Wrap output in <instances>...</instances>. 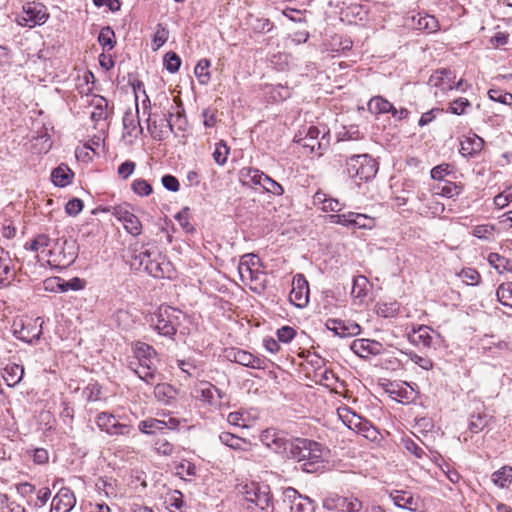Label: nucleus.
<instances>
[{
  "mask_svg": "<svg viewBox=\"0 0 512 512\" xmlns=\"http://www.w3.org/2000/svg\"><path fill=\"white\" fill-rule=\"evenodd\" d=\"M287 452L290 458L301 462L303 470L308 473L318 470L326 453L320 443L307 438H296L290 441Z\"/></svg>",
  "mask_w": 512,
  "mask_h": 512,
  "instance_id": "nucleus-1",
  "label": "nucleus"
},
{
  "mask_svg": "<svg viewBox=\"0 0 512 512\" xmlns=\"http://www.w3.org/2000/svg\"><path fill=\"white\" fill-rule=\"evenodd\" d=\"M131 266L134 268L143 267L154 278H164L166 277L169 263L165 261L156 247L153 249L143 247L141 251L133 255Z\"/></svg>",
  "mask_w": 512,
  "mask_h": 512,
  "instance_id": "nucleus-2",
  "label": "nucleus"
},
{
  "mask_svg": "<svg viewBox=\"0 0 512 512\" xmlns=\"http://www.w3.org/2000/svg\"><path fill=\"white\" fill-rule=\"evenodd\" d=\"M259 262L260 259L257 255L245 254L241 257L238 264V273L241 281L254 292H260L266 287L265 275L259 269Z\"/></svg>",
  "mask_w": 512,
  "mask_h": 512,
  "instance_id": "nucleus-3",
  "label": "nucleus"
},
{
  "mask_svg": "<svg viewBox=\"0 0 512 512\" xmlns=\"http://www.w3.org/2000/svg\"><path fill=\"white\" fill-rule=\"evenodd\" d=\"M181 312L170 306H160L149 316L148 322L160 335L172 338L180 324Z\"/></svg>",
  "mask_w": 512,
  "mask_h": 512,
  "instance_id": "nucleus-4",
  "label": "nucleus"
},
{
  "mask_svg": "<svg viewBox=\"0 0 512 512\" xmlns=\"http://www.w3.org/2000/svg\"><path fill=\"white\" fill-rule=\"evenodd\" d=\"M48 263L65 268L71 265L78 255V247L72 239H57L53 246L47 250Z\"/></svg>",
  "mask_w": 512,
  "mask_h": 512,
  "instance_id": "nucleus-5",
  "label": "nucleus"
},
{
  "mask_svg": "<svg viewBox=\"0 0 512 512\" xmlns=\"http://www.w3.org/2000/svg\"><path fill=\"white\" fill-rule=\"evenodd\" d=\"M346 166L349 177L360 182L372 179L378 170L375 160L367 154L351 156Z\"/></svg>",
  "mask_w": 512,
  "mask_h": 512,
  "instance_id": "nucleus-6",
  "label": "nucleus"
},
{
  "mask_svg": "<svg viewBox=\"0 0 512 512\" xmlns=\"http://www.w3.org/2000/svg\"><path fill=\"white\" fill-rule=\"evenodd\" d=\"M97 427L110 436H129L133 430L130 424L120 422V416L108 412H100L95 418Z\"/></svg>",
  "mask_w": 512,
  "mask_h": 512,
  "instance_id": "nucleus-7",
  "label": "nucleus"
},
{
  "mask_svg": "<svg viewBox=\"0 0 512 512\" xmlns=\"http://www.w3.org/2000/svg\"><path fill=\"white\" fill-rule=\"evenodd\" d=\"M242 494L245 500L255 504L261 510H266L272 506V496L270 488L266 484L252 482L243 487Z\"/></svg>",
  "mask_w": 512,
  "mask_h": 512,
  "instance_id": "nucleus-8",
  "label": "nucleus"
},
{
  "mask_svg": "<svg viewBox=\"0 0 512 512\" xmlns=\"http://www.w3.org/2000/svg\"><path fill=\"white\" fill-rule=\"evenodd\" d=\"M428 86L430 88H435L436 90L433 92L436 98L441 97L446 92L458 89L462 85V80L455 83L454 76L452 72L448 69L435 71L428 80Z\"/></svg>",
  "mask_w": 512,
  "mask_h": 512,
  "instance_id": "nucleus-9",
  "label": "nucleus"
},
{
  "mask_svg": "<svg viewBox=\"0 0 512 512\" xmlns=\"http://www.w3.org/2000/svg\"><path fill=\"white\" fill-rule=\"evenodd\" d=\"M47 17L44 5L38 2H29L23 6L22 13L18 16V23L31 28L43 24Z\"/></svg>",
  "mask_w": 512,
  "mask_h": 512,
  "instance_id": "nucleus-10",
  "label": "nucleus"
},
{
  "mask_svg": "<svg viewBox=\"0 0 512 512\" xmlns=\"http://www.w3.org/2000/svg\"><path fill=\"white\" fill-rule=\"evenodd\" d=\"M283 503L290 509V512H315V504L312 499L303 496L292 487L283 491Z\"/></svg>",
  "mask_w": 512,
  "mask_h": 512,
  "instance_id": "nucleus-11",
  "label": "nucleus"
},
{
  "mask_svg": "<svg viewBox=\"0 0 512 512\" xmlns=\"http://www.w3.org/2000/svg\"><path fill=\"white\" fill-rule=\"evenodd\" d=\"M323 507L330 511L359 512L362 509V502L354 497L331 495L324 499Z\"/></svg>",
  "mask_w": 512,
  "mask_h": 512,
  "instance_id": "nucleus-12",
  "label": "nucleus"
},
{
  "mask_svg": "<svg viewBox=\"0 0 512 512\" xmlns=\"http://www.w3.org/2000/svg\"><path fill=\"white\" fill-rule=\"evenodd\" d=\"M289 299L298 308L307 306L309 302V285L302 274H297L293 277Z\"/></svg>",
  "mask_w": 512,
  "mask_h": 512,
  "instance_id": "nucleus-13",
  "label": "nucleus"
},
{
  "mask_svg": "<svg viewBox=\"0 0 512 512\" xmlns=\"http://www.w3.org/2000/svg\"><path fill=\"white\" fill-rule=\"evenodd\" d=\"M226 357L231 362L238 363L248 368L265 369L266 367L264 359L254 356L253 354L245 350L231 348L226 352Z\"/></svg>",
  "mask_w": 512,
  "mask_h": 512,
  "instance_id": "nucleus-14",
  "label": "nucleus"
},
{
  "mask_svg": "<svg viewBox=\"0 0 512 512\" xmlns=\"http://www.w3.org/2000/svg\"><path fill=\"white\" fill-rule=\"evenodd\" d=\"M76 504L71 489L62 487L52 499L50 512H70Z\"/></svg>",
  "mask_w": 512,
  "mask_h": 512,
  "instance_id": "nucleus-15",
  "label": "nucleus"
},
{
  "mask_svg": "<svg viewBox=\"0 0 512 512\" xmlns=\"http://www.w3.org/2000/svg\"><path fill=\"white\" fill-rule=\"evenodd\" d=\"M261 442L275 452L287 451L290 441L286 440L275 429L270 428L262 432L260 436Z\"/></svg>",
  "mask_w": 512,
  "mask_h": 512,
  "instance_id": "nucleus-16",
  "label": "nucleus"
},
{
  "mask_svg": "<svg viewBox=\"0 0 512 512\" xmlns=\"http://www.w3.org/2000/svg\"><path fill=\"white\" fill-rule=\"evenodd\" d=\"M386 394L390 399L399 403H409L414 399V390L406 383L399 386L386 382Z\"/></svg>",
  "mask_w": 512,
  "mask_h": 512,
  "instance_id": "nucleus-17",
  "label": "nucleus"
},
{
  "mask_svg": "<svg viewBox=\"0 0 512 512\" xmlns=\"http://www.w3.org/2000/svg\"><path fill=\"white\" fill-rule=\"evenodd\" d=\"M326 328L336 336L350 337L359 333L360 327L356 323H346L339 319H328L326 321Z\"/></svg>",
  "mask_w": 512,
  "mask_h": 512,
  "instance_id": "nucleus-18",
  "label": "nucleus"
},
{
  "mask_svg": "<svg viewBox=\"0 0 512 512\" xmlns=\"http://www.w3.org/2000/svg\"><path fill=\"white\" fill-rule=\"evenodd\" d=\"M155 358H146L138 360V367L133 368L138 377L147 384H154L156 381Z\"/></svg>",
  "mask_w": 512,
  "mask_h": 512,
  "instance_id": "nucleus-19",
  "label": "nucleus"
},
{
  "mask_svg": "<svg viewBox=\"0 0 512 512\" xmlns=\"http://www.w3.org/2000/svg\"><path fill=\"white\" fill-rule=\"evenodd\" d=\"M460 153L467 158H474L484 147V140L476 134L466 137L460 143Z\"/></svg>",
  "mask_w": 512,
  "mask_h": 512,
  "instance_id": "nucleus-20",
  "label": "nucleus"
},
{
  "mask_svg": "<svg viewBox=\"0 0 512 512\" xmlns=\"http://www.w3.org/2000/svg\"><path fill=\"white\" fill-rule=\"evenodd\" d=\"M408 340L418 347L430 348L433 344L432 331L427 326H419L408 335Z\"/></svg>",
  "mask_w": 512,
  "mask_h": 512,
  "instance_id": "nucleus-21",
  "label": "nucleus"
},
{
  "mask_svg": "<svg viewBox=\"0 0 512 512\" xmlns=\"http://www.w3.org/2000/svg\"><path fill=\"white\" fill-rule=\"evenodd\" d=\"M13 260L8 252L0 247V286L6 287L10 284L8 281L14 277Z\"/></svg>",
  "mask_w": 512,
  "mask_h": 512,
  "instance_id": "nucleus-22",
  "label": "nucleus"
},
{
  "mask_svg": "<svg viewBox=\"0 0 512 512\" xmlns=\"http://www.w3.org/2000/svg\"><path fill=\"white\" fill-rule=\"evenodd\" d=\"M306 140H318L317 141V149L318 150H325L329 146L330 136L329 131L325 126L323 127H317V126H310L306 132Z\"/></svg>",
  "mask_w": 512,
  "mask_h": 512,
  "instance_id": "nucleus-23",
  "label": "nucleus"
},
{
  "mask_svg": "<svg viewBox=\"0 0 512 512\" xmlns=\"http://www.w3.org/2000/svg\"><path fill=\"white\" fill-rule=\"evenodd\" d=\"M389 346L391 349H386V370L397 371L402 369L404 359L408 355L397 348H393V343Z\"/></svg>",
  "mask_w": 512,
  "mask_h": 512,
  "instance_id": "nucleus-24",
  "label": "nucleus"
},
{
  "mask_svg": "<svg viewBox=\"0 0 512 512\" xmlns=\"http://www.w3.org/2000/svg\"><path fill=\"white\" fill-rule=\"evenodd\" d=\"M328 221L332 224H340L343 226H358L364 227L365 224L360 222L361 219H365V217L361 214H356L350 212L348 214H332L329 215Z\"/></svg>",
  "mask_w": 512,
  "mask_h": 512,
  "instance_id": "nucleus-25",
  "label": "nucleus"
},
{
  "mask_svg": "<svg viewBox=\"0 0 512 512\" xmlns=\"http://www.w3.org/2000/svg\"><path fill=\"white\" fill-rule=\"evenodd\" d=\"M24 376V367L19 364H8L3 369V378L10 387H15L21 382Z\"/></svg>",
  "mask_w": 512,
  "mask_h": 512,
  "instance_id": "nucleus-26",
  "label": "nucleus"
},
{
  "mask_svg": "<svg viewBox=\"0 0 512 512\" xmlns=\"http://www.w3.org/2000/svg\"><path fill=\"white\" fill-rule=\"evenodd\" d=\"M490 420L491 416L484 409L477 408L470 416L468 428L472 433H479L489 424Z\"/></svg>",
  "mask_w": 512,
  "mask_h": 512,
  "instance_id": "nucleus-27",
  "label": "nucleus"
},
{
  "mask_svg": "<svg viewBox=\"0 0 512 512\" xmlns=\"http://www.w3.org/2000/svg\"><path fill=\"white\" fill-rule=\"evenodd\" d=\"M148 130L151 133L152 137L156 140L166 139L169 133L173 132V126L170 122V119L163 118L157 122H153V124H148Z\"/></svg>",
  "mask_w": 512,
  "mask_h": 512,
  "instance_id": "nucleus-28",
  "label": "nucleus"
},
{
  "mask_svg": "<svg viewBox=\"0 0 512 512\" xmlns=\"http://www.w3.org/2000/svg\"><path fill=\"white\" fill-rule=\"evenodd\" d=\"M222 444L238 451H246L250 444L246 439L238 437L230 432H222L219 435Z\"/></svg>",
  "mask_w": 512,
  "mask_h": 512,
  "instance_id": "nucleus-29",
  "label": "nucleus"
},
{
  "mask_svg": "<svg viewBox=\"0 0 512 512\" xmlns=\"http://www.w3.org/2000/svg\"><path fill=\"white\" fill-rule=\"evenodd\" d=\"M314 204H321V209L325 212H339L342 209V204L333 198H329L324 192L318 191L313 196Z\"/></svg>",
  "mask_w": 512,
  "mask_h": 512,
  "instance_id": "nucleus-30",
  "label": "nucleus"
},
{
  "mask_svg": "<svg viewBox=\"0 0 512 512\" xmlns=\"http://www.w3.org/2000/svg\"><path fill=\"white\" fill-rule=\"evenodd\" d=\"M74 173L66 165H60L51 173L52 182L59 187H65L70 184Z\"/></svg>",
  "mask_w": 512,
  "mask_h": 512,
  "instance_id": "nucleus-31",
  "label": "nucleus"
},
{
  "mask_svg": "<svg viewBox=\"0 0 512 512\" xmlns=\"http://www.w3.org/2000/svg\"><path fill=\"white\" fill-rule=\"evenodd\" d=\"M138 100V97L136 96V101ZM123 127L126 133L130 136L134 134V132L137 131L139 128L140 131H142V128L140 127V122L138 119V103L136 102V112L133 113L130 109L127 110L123 116Z\"/></svg>",
  "mask_w": 512,
  "mask_h": 512,
  "instance_id": "nucleus-32",
  "label": "nucleus"
},
{
  "mask_svg": "<svg viewBox=\"0 0 512 512\" xmlns=\"http://www.w3.org/2000/svg\"><path fill=\"white\" fill-rule=\"evenodd\" d=\"M487 261L499 274L505 271L512 272L511 260L498 253H490L487 257Z\"/></svg>",
  "mask_w": 512,
  "mask_h": 512,
  "instance_id": "nucleus-33",
  "label": "nucleus"
},
{
  "mask_svg": "<svg viewBox=\"0 0 512 512\" xmlns=\"http://www.w3.org/2000/svg\"><path fill=\"white\" fill-rule=\"evenodd\" d=\"M338 415L343 423L350 429L359 431L360 426H362V423H364L360 416L350 411L348 408L338 409Z\"/></svg>",
  "mask_w": 512,
  "mask_h": 512,
  "instance_id": "nucleus-34",
  "label": "nucleus"
},
{
  "mask_svg": "<svg viewBox=\"0 0 512 512\" xmlns=\"http://www.w3.org/2000/svg\"><path fill=\"white\" fill-rule=\"evenodd\" d=\"M369 281L365 276H356L353 279V285L351 289V296L354 299H358L360 302L363 301L368 292Z\"/></svg>",
  "mask_w": 512,
  "mask_h": 512,
  "instance_id": "nucleus-35",
  "label": "nucleus"
},
{
  "mask_svg": "<svg viewBox=\"0 0 512 512\" xmlns=\"http://www.w3.org/2000/svg\"><path fill=\"white\" fill-rule=\"evenodd\" d=\"M491 478L493 483L500 488L508 487L512 482V467L503 466L499 470L495 471Z\"/></svg>",
  "mask_w": 512,
  "mask_h": 512,
  "instance_id": "nucleus-36",
  "label": "nucleus"
},
{
  "mask_svg": "<svg viewBox=\"0 0 512 512\" xmlns=\"http://www.w3.org/2000/svg\"><path fill=\"white\" fill-rule=\"evenodd\" d=\"M415 28L428 33L436 32L439 29L438 20L432 15L419 16L415 22Z\"/></svg>",
  "mask_w": 512,
  "mask_h": 512,
  "instance_id": "nucleus-37",
  "label": "nucleus"
},
{
  "mask_svg": "<svg viewBox=\"0 0 512 512\" xmlns=\"http://www.w3.org/2000/svg\"><path fill=\"white\" fill-rule=\"evenodd\" d=\"M389 496L396 507L412 510L413 497L409 492L394 491Z\"/></svg>",
  "mask_w": 512,
  "mask_h": 512,
  "instance_id": "nucleus-38",
  "label": "nucleus"
},
{
  "mask_svg": "<svg viewBox=\"0 0 512 512\" xmlns=\"http://www.w3.org/2000/svg\"><path fill=\"white\" fill-rule=\"evenodd\" d=\"M488 97L491 101L512 107V94L500 88L489 89Z\"/></svg>",
  "mask_w": 512,
  "mask_h": 512,
  "instance_id": "nucleus-39",
  "label": "nucleus"
},
{
  "mask_svg": "<svg viewBox=\"0 0 512 512\" xmlns=\"http://www.w3.org/2000/svg\"><path fill=\"white\" fill-rule=\"evenodd\" d=\"M50 245V238L45 234L37 235L32 241L27 242L25 244V248L44 253L46 252V248Z\"/></svg>",
  "mask_w": 512,
  "mask_h": 512,
  "instance_id": "nucleus-40",
  "label": "nucleus"
},
{
  "mask_svg": "<svg viewBox=\"0 0 512 512\" xmlns=\"http://www.w3.org/2000/svg\"><path fill=\"white\" fill-rule=\"evenodd\" d=\"M496 294L502 305L512 307V282L501 284L498 287Z\"/></svg>",
  "mask_w": 512,
  "mask_h": 512,
  "instance_id": "nucleus-41",
  "label": "nucleus"
},
{
  "mask_svg": "<svg viewBox=\"0 0 512 512\" xmlns=\"http://www.w3.org/2000/svg\"><path fill=\"white\" fill-rule=\"evenodd\" d=\"M214 389L215 386L209 382H201L197 392L199 393V397L202 401L210 404L216 405L217 402L214 398Z\"/></svg>",
  "mask_w": 512,
  "mask_h": 512,
  "instance_id": "nucleus-42",
  "label": "nucleus"
},
{
  "mask_svg": "<svg viewBox=\"0 0 512 512\" xmlns=\"http://www.w3.org/2000/svg\"><path fill=\"white\" fill-rule=\"evenodd\" d=\"M85 287V281L74 277L70 280H64L59 277V284H58V291L60 292H66L69 290L78 291Z\"/></svg>",
  "mask_w": 512,
  "mask_h": 512,
  "instance_id": "nucleus-43",
  "label": "nucleus"
},
{
  "mask_svg": "<svg viewBox=\"0 0 512 512\" xmlns=\"http://www.w3.org/2000/svg\"><path fill=\"white\" fill-rule=\"evenodd\" d=\"M98 41L104 49H113V47L115 46L114 31L109 26L103 27L99 33Z\"/></svg>",
  "mask_w": 512,
  "mask_h": 512,
  "instance_id": "nucleus-44",
  "label": "nucleus"
},
{
  "mask_svg": "<svg viewBox=\"0 0 512 512\" xmlns=\"http://www.w3.org/2000/svg\"><path fill=\"white\" fill-rule=\"evenodd\" d=\"M210 61L207 59H201L194 69V73L201 84H207L210 80Z\"/></svg>",
  "mask_w": 512,
  "mask_h": 512,
  "instance_id": "nucleus-45",
  "label": "nucleus"
},
{
  "mask_svg": "<svg viewBox=\"0 0 512 512\" xmlns=\"http://www.w3.org/2000/svg\"><path fill=\"white\" fill-rule=\"evenodd\" d=\"M229 147L227 146L226 142L221 140L215 145V150L212 154L214 161L218 165H224L227 161V156L229 154Z\"/></svg>",
  "mask_w": 512,
  "mask_h": 512,
  "instance_id": "nucleus-46",
  "label": "nucleus"
},
{
  "mask_svg": "<svg viewBox=\"0 0 512 512\" xmlns=\"http://www.w3.org/2000/svg\"><path fill=\"white\" fill-rule=\"evenodd\" d=\"M261 187L268 193L280 196L284 193L282 185L264 173Z\"/></svg>",
  "mask_w": 512,
  "mask_h": 512,
  "instance_id": "nucleus-47",
  "label": "nucleus"
},
{
  "mask_svg": "<svg viewBox=\"0 0 512 512\" xmlns=\"http://www.w3.org/2000/svg\"><path fill=\"white\" fill-rule=\"evenodd\" d=\"M495 232V227L491 224H483L477 225L472 230V235L482 239V240H490L493 238Z\"/></svg>",
  "mask_w": 512,
  "mask_h": 512,
  "instance_id": "nucleus-48",
  "label": "nucleus"
},
{
  "mask_svg": "<svg viewBox=\"0 0 512 512\" xmlns=\"http://www.w3.org/2000/svg\"><path fill=\"white\" fill-rule=\"evenodd\" d=\"M459 276L465 284L472 286L478 285L481 279L479 272L473 268L462 269Z\"/></svg>",
  "mask_w": 512,
  "mask_h": 512,
  "instance_id": "nucleus-49",
  "label": "nucleus"
},
{
  "mask_svg": "<svg viewBox=\"0 0 512 512\" xmlns=\"http://www.w3.org/2000/svg\"><path fill=\"white\" fill-rule=\"evenodd\" d=\"M167 423L158 419H149L145 421H141L139 424V429L142 433H151L152 429L163 430L166 429Z\"/></svg>",
  "mask_w": 512,
  "mask_h": 512,
  "instance_id": "nucleus-50",
  "label": "nucleus"
},
{
  "mask_svg": "<svg viewBox=\"0 0 512 512\" xmlns=\"http://www.w3.org/2000/svg\"><path fill=\"white\" fill-rule=\"evenodd\" d=\"M131 189L141 197L149 196L153 191L152 186L144 179H135L131 184Z\"/></svg>",
  "mask_w": 512,
  "mask_h": 512,
  "instance_id": "nucleus-51",
  "label": "nucleus"
},
{
  "mask_svg": "<svg viewBox=\"0 0 512 512\" xmlns=\"http://www.w3.org/2000/svg\"><path fill=\"white\" fill-rule=\"evenodd\" d=\"M124 227L127 230V232L133 236H138L139 234H141L142 231V224L138 217L133 213L124 222Z\"/></svg>",
  "mask_w": 512,
  "mask_h": 512,
  "instance_id": "nucleus-52",
  "label": "nucleus"
},
{
  "mask_svg": "<svg viewBox=\"0 0 512 512\" xmlns=\"http://www.w3.org/2000/svg\"><path fill=\"white\" fill-rule=\"evenodd\" d=\"M250 27L257 33L269 32L273 24L267 18H253L250 21Z\"/></svg>",
  "mask_w": 512,
  "mask_h": 512,
  "instance_id": "nucleus-53",
  "label": "nucleus"
},
{
  "mask_svg": "<svg viewBox=\"0 0 512 512\" xmlns=\"http://www.w3.org/2000/svg\"><path fill=\"white\" fill-rule=\"evenodd\" d=\"M164 64H165L166 69L170 73H175L180 68L181 59H180V57L176 53L168 52L164 56Z\"/></svg>",
  "mask_w": 512,
  "mask_h": 512,
  "instance_id": "nucleus-54",
  "label": "nucleus"
},
{
  "mask_svg": "<svg viewBox=\"0 0 512 512\" xmlns=\"http://www.w3.org/2000/svg\"><path fill=\"white\" fill-rule=\"evenodd\" d=\"M358 432L371 441H378L381 438V433L368 421L362 423Z\"/></svg>",
  "mask_w": 512,
  "mask_h": 512,
  "instance_id": "nucleus-55",
  "label": "nucleus"
},
{
  "mask_svg": "<svg viewBox=\"0 0 512 512\" xmlns=\"http://www.w3.org/2000/svg\"><path fill=\"white\" fill-rule=\"evenodd\" d=\"M471 103L468 101V99L460 97L458 99H455L448 108V112L455 114V115H462L466 112V108L470 107Z\"/></svg>",
  "mask_w": 512,
  "mask_h": 512,
  "instance_id": "nucleus-56",
  "label": "nucleus"
},
{
  "mask_svg": "<svg viewBox=\"0 0 512 512\" xmlns=\"http://www.w3.org/2000/svg\"><path fill=\"white\" fill-rule=\"evenodd\" d=\"M135 354L137 360L156 357L155 349L146 343H138L136 345Z\"/></svg>",
  "mask_w": 512,
  "mask_h": 512,
  "instance_id": "nucleus-57",
  "label": "nucleus"
},
{
  "mask_svg": "<svg viewBox=\"0 0 512 512\" xmlns=\"http://www.w3.org/2000/svg\"><path fill=\"white\" fill-rule=\"evenodd\" d=\"M155 450L162 455L169 456L173 453V445L164 437H159L154 443Z\"/></svg>",
  "mask_w": 512,
  "mask_h": 512,
  "instance_id": "nucleus-58",
  "label": "nucleus"
},
{
  "mask_svg": "<svg viewBox=\"0 0 512 512\" xmlns=\"http://www.w3.org/2000/svg\"><path fill=\"white\" fill-rule=\"evenodd\" d=\"M189 209L186 207L182 211L176 214L175 219L179 225L188 233L194 231V227L191 225L188 216Z\"/></svg>",
  "mask_w": 512,
  "mask_h": 512,
  "instance_id": "nucleus-59",
  "label": "nucleus"
},
{
  "mask_svg": "<svg viewBox=\"0 0 512 512\" xmlns=\"http://www.w3.org/2000/svg\"><path fill=\"white\" fill-rule=\"evenodd\" d=\"M177 474L180 476H194L196 475V466L190 461H182L176 467Z\"/></svg>",
  "mask_w": 512,
  "mask_h": 512,
  "instance_id": "nucleus-60",
  "label": "nucleus"
},
{
  "mask_svg": "<svg viewBox=\"0 0 512 512\" xmlns=\"http://www.w3.org/2000/svg\"><path fill=\"white\" fill-rule=\"evenodd\" d=\"M83 209V202L78 198L69 200L65 206L66 213L70 216L78 215Z\"/></svg>",
  "mask_w": 512,
  "mask_h": 512,
  "instance_id": "nucleus-61",
  "label": "nucleus"
},
{
  "mask_svg": "<svg viewBox=\"0 0 512 512\" xmlns=\"http://www.w3.org/2000/svg\"><path fill=\"white\" fill-rule=\"evenodd\" d=\"M368 110L375 115L381 114L384 112V99L380 96L373 97L368 102Z\"/></svg>",
  "mask_w": 512,
  "mask_h": 512,
  "instance_id": "nucleus-62",
  "label": "nucleus"
},
{
  "mask_svg": "<svg viewBox=\"0 0 512 512\" xmlns=\"http://www.w3.org/2000/svg\"><path fill=\"white\" fill-rule=\"evenodd\" d=\"M295 334V330L290 326H283L277 331L278 340L283 343H289L295 337Z\"/></svg>",
  "mask_w": 512,
  "mask_h": 512,
  "instance_id": "nucleus-63",
  "label": "nucleus"
},
{
  "mask_svg": "<svg viewBox=\"0 0 512 512\" xmlns=\"http://www.w3.org/2000/svg\"><path fill=\"white\" fill-rule=\"evenodd\" d=\"M136 164L133 161L127 160L118 167V175L122 179H127L133 174Z\"/></svg>",
  "mask_w": 512,
  "mask_h": 512,
  "instance_id": "nucleus-64",
  "label": "nucleus"
}]
</instances>
